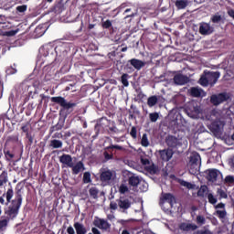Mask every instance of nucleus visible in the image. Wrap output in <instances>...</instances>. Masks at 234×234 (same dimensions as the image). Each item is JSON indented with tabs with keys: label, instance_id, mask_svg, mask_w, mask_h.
Segmentation results:
<instances>
[{
	"label": "nucleus",
	"instance_id": "obj_1",
	"mask_svg": "<svg viewBox=\"0 0 234 234\" xmlns=\"http://www.w3.org/2000/svg\"><path fill=\"white\" fill-rule=\"evenodd\" d=\"M19 186H21V183H18L16 186L15 198L14 188H12V186L3 194V197H5L6 198L5 206H7V207L5 209V214L9 220L17 218L21 206H23V187L19 188Z\"/></svg>",
	"mask_w": 234,
	"mask_h": 234
},
{
	"label": "nucleus",
	"instance_id": "obj_2",
	"mask_svg": "<svg viewBox=\"0 0 234 234\" xmlns=\"http://www.w3.org/2000/svg\"><path fill=\"white\" fill-rule=\"evenodd\" d=\"M218 78H220V72L204 70L199 79V84L202 87H208V85H210V87H214L218 81Z\"/></svg>",
	"mask_w": 234,
	"mask_h": 234
},
{
	"label": "nucleus",
	"instance_id": "obj_3",
	"mask_svg": "<svg viewBox=\"0 0 234 234\" xmlns=\"http://www.w3.org/2000/svg\"><path fill=\"white\" fill-rule=\"evenodd\" d=\"M51 101L62 107L60 112H63V111H70V109H74V107L78 105L76 102H68L67 100L61 96L52 97Z\"/></svg>",
	"mask_w": 234,
	"mask_h": 234
},
{
	"label": "nucleus",
	"instance_id": "obj_4",
	"mask_svg": "<svg viewBox=\"0 0 234 234\" xmlns=\"http://www.w3.org/2000/svg\"><path fill=\"white\" fill-rule=\"evenodd\" d=\"M229 100H231V94L228 92H221L210 96V103L215 107H218V105L225 101H229Z\"/></svg>",
	"mask_w": 234,
	"mask_h": 234
},
{
	"label": "nucleus",
	"instance_id": "obj_5",
	"mask_svg": "<svg viewBox=\"0 0 234 234\" xmlns=\"http://www.w3.org/2000/svg\"><path fill=\"white\" fill-rule=\"evenodd\" d=\"M190 171L197 173L200 169V154L194 152L190 155Z\"/></svg>",
	"mask_w": 234,
	"mask_h": 234
},
{
	"label": "nucleus",
	"instance_id": "obj_6",
	"mask_svg": "<svg viewBox=\"0 0 234 234\" xmlns=\"http://www.w3.org/2000/svg\"><path fill=\"white\" fill-rule=\"evenodd\" d=\"M198 27V32L201 36H211L215 32V27L210 23L200 22Z\"/></svg>",
	"mask_w": 234,
	"mask_h": 234
},
{
	"label": "nucleus",
	"instance_id": "obj_7",
	"mask_svg": "<svg viewBox=\"0 0 234 234\" xmlns=\"http://www.w3.org/2000/svg\"><path fill=\"white\" fill-rule=\"evenodd\" d=\"M165 144L168 149H176L182 145V143H180V139L173 135L166 136Z\"/></svg>",
	"mask_w": 234,
	"mask_h": 234
},
{
	"label": "nucleus",
	"instance_id": "obj_8",
	"mask_svg": "<svg viewBox=\"0 0 234 234\" xmlns=\"http://www.w3.org/2000/svg\"><path fill=\"white\" fill-rule=\"evenodd\" d=\"M117 204L119 206L120 211L122 213H127V209H130L131 207V200L128 198L121 197L117 199Z\"/></svg>",
	"mask_w": 234,
	"mask_h": 234
},
{
	"label": "nucleus",
	"instance_id": "obj_9",
	"mask_svg": "<svg viewBox=\"0 0 234 234\" xmlns=\"http://www.w3.org/2000/svg\"><path fill=\"white\" fill-rule=\"evenodd\" d=\"M93 225L96 228H99V229H103L104 231H107V229H111V223L103 218L94 219Z\"/></svg>",
	"mask_w": 234,
	"mask_h": 234
},
{
	"label": "nucleus",
	"instance_id": "obj_10",
	"mask_svg": "<svg viewBox=\"0 0 234 234\" xmlns=\"http://www.w3.org/2000/svg\"><path fill=\"white\" fill-rule=\"evenodd\" d=\"M173 154H175V152H173V149L170 148L159 151V155L163 162H169V160L173 158Z\"/></svg>",
	"mask_w": 234,
	"mask_h": 234
},
{
	"label": "nucleus",
	"instance_id": "obj_11",
	"mask_svg": "<svg viewBox=\"0 0 234 234\" xmlns=\"http://www.w3.org/2000/svg\"><path fill=\"white\" fill-rule=\"evenodd\" d=\"M113 175L111 170H102L100 175V180L102 184H109L112 180Z\"/></svg>",
	"mask_w": 234,
	"mask_h": 234
},
{
	"label": "nucleus",
	"instance_id": "obj_12",
	"mask_svg": "<svg viewBox=\"0 0 234 234\" xmlns=\"http://www.w3.org/2000/svg\"><path fill=\"white\" fill-rule=\"evenodd\" d=\"M59 162L62 165H66V167H72V165L74 164L72 161V155L67 154H63L59 156Z\"/></svg>",
	"mask_w": 234,
	"mask_h": 234
},
{
	"label": "nucleus",
	"instance_id": "obj_13",
	"mask_svg": "<svg viewBox=\"0 0 234 234\" xmlns=\"http://www.w3.org/2000/svg\"><path fill=\"white\" fill-rule=\"evenodd\" d=\"M189 82V78L187 76L182 74H176L174 76V83L176 85H186V83Z\"/></svg>",
	"mask_w": 234,
	"mask_h": 234
},
{
	"label": "nucleus",
	"instance_id": "obj_14",
	"mask_svg": "<svg viewBox=\"0 0 234 234\" xmlns=\"http://www.w3.org/2000/svg\"><path fill=\"white\" fill-rule=\"evenodd\" d=\"M69 168L72 169V175H80L81 171H85V165L83 164V162L79 161L76 163V165H74L73 163L72 166H70Z\"/></svg>",
	"mask_w": 234,
	"mask_h": 234
},
{
	"label": "nucleus",
	"instance_id": "obj_15",
	"mask_svg": "<svg viewBox=\"0 0 234 234\" xmlns=\"http://www.w3.org/2000/svg\"><path fill=\"white\" fill-rule=\"evenodd\" d=\"M160 202H168L171 207H173V204L176 202V198L171 193L163 194V197L160 198Z\"/></svg>",
	"mask_w": 234,
	"mask_h": 234
},
{
	"label": "nucleus",
	"instance_id": "obj_16",
	"mask_svg": "<svg viewBox=\"0 0 234 234\" xmlns=\"http://www.w3.org/2000/svg\"><path fill=\"white\" fill-rule=\"evenodd\" d=\"M128 63H130V65H132V67H133V69L136 70H141L144 69V67H145V62L138 58H132L128 61Z\"/></svg>",
	"mask_w": 234,
	"mask_h": 234
},
{
	"label": "nucleus",
	"instance_id": "obj_17",
	"mask_svg": "<svg viewBox=\"0 0 234 234\" xmlns=\"http://www.w3.org/2000/svg\"><path fill=\"white\" fill-rule=\"evenodd\" d=\"M218 175H220V172L218 170L209 169L207 170V178L208 182H217V178H218Z\"/></svg>",
	"mask_w": 234,
	"mask_h": 234
},
{
	"label": "nucleus",
	"instance_id": "obj_18",
	"mask_svg": "<svg viewBox=\"0 0 234 234\" xmlns=\"http://www.w3.org/2000/svg\"><path fill=\"white\" fill-rule=\"evenodd\" d=\"M198 229V226L192 223H181L179 226V229L182 231H195Z\"/></svg>",
	"mask_w": 234,
	"mask_h": 234
},
{
	"label": "nucleus",
	"instance_id": "obj_19",
	"mask_svg": "<svg viewBox=\"0 0 234 234\" xmlns=\"http://www.w3.org/2000/svg\"><path fill=\"white\" fill-rule=\"evenodd\" d=\"M73 228L75 229L76 234H87V228L83 223L75 222Z\"/></svg>",
	"mask_w": 234,
	"mask_h": 234
},
{
	"label": "nucleus",
	"instance_id": "obj_20",
	"mask_svg": "<svg viewBox=\"0 0 234 234\" xmlns=\"http://www.w3.org/2000/svg\"><path fill=\"white\" fill-rule=\"evenodd\" d=\"M64 10H65V4H63V1L61 0L55 3L52 8V12H54L55 14H61V12H63Z\"/></svg>",
	"mask_w": 234,
	"mask_h": 234
},
{
	"label": "nucleus",
	"instance_id": "obj_21",
	"mask_svg": "<svg viewBox=\"0 0 234 234\" xmlns=\"http://www.w3.org/2000/svg\"><path fill=\"white\" fill-rule=\"evenodd\" d=\"M141 182L142 180L140 179V177H138V176H132L128 179V184L129 186H132V187H138Z\"/></svg>",
	"mask_w": 234,
	"mask_h": 234
},
{
	"label": "nucleus",
	"instance_id": "obj_22",
	"mask_svg": "<svg viewBox=\"0 0 234 234\" xmlns=\"http://www.w3.org/2000/svg\"><path fill=\"white\" fill-rule=\"evenodd\" d=\"M145 171H147V173L150 175H158V173H160V167L154 164H152L148 166H145Z\"/></svg>",
	"mask_w": 234,
	"mask_h": 234
},
{
	"label": "nucleus",
	"instance_id": "obj_23",
	"mask_svg": "<svg viewBox=\"0 0 234 234\" xmlns=\"http://www.w3.org/2000/svg\"><path fill=\"white\" fill-rule=\"evenodd\" d=\"M138 14V10H136V8L133 7V8H126L124 10L123 15L126 16L125 18H129V17H134V16H136Z\"/></svg>",
	"mask_w": 234,
	"mask_h": 234
},
{
	"label": "nucleus",
	"instance_id": "obj_24",
	"mask_svg": "<svg viewBox=\"0 0 234 234\" xmlns=\"http://www.w3.org/2000/svg\"><path fill=\"white\" fill-rule=\"evenodd\" d=\"M45 27L39 25L37 26L35 30H34V36L35 37H41V36H44L45 35Z\"/></svg>",
	"mask_w": 234,
	"mask_h": 234
},
{
	"label": "nucleus",
	"instance_id": "obj_25",
	"mask_svg": "<svg viewBox=\"0 0 234 234\" xmlns=\"http://www.w3.org/2000/svg\"><path fill=\"white\" fill-rule=\"evenodd\" d=\"M8 183V172L3 171L0 175V189Z\"/></svg>",
	"mask_w": 234,
	"mask_h": 234
},
{
	"label": "nucleus",
	"instance_id": "obj_26",
	"mask_svg": "<svg viewBox=\"0 0 234 234\" xmlns=\"http://www.w3.org/2000/svg\"><path fill=\"white\" fill-rule=\"evenodd\" d=\"M49 146L53 149H61L63 147V142L58 139H53L50 141Z\"/></svg>",
	"mask_w": 234,
	"mask_h": 234
},
{
	"label": "nucleus",
	"instance_id": "obj_27",
	"mask_svg": "<svg viewBox=\"0 0 234 234\" xmlns=\"http://www.w3.org/2000/svg\"><path fill=\"white\" fill-rule=\"evenodd\" d=\"M158 103V97L156 95H153L148 98L147 105L148 107H154Z\"/></svg>",
	"mask_w": 234,
	"mask_h": 234
},
{
	"label": "nucleus",
	"instance_id": "obj_28",
	"mask_svg": "<svg viewBox=\"0 0 234 234\" xmlns=\"http://www.w3.org/2000/svg\"><path fill=\"white\" fill-rule=\"evenodd\" d=\"M190 94L193 96V98H200L202 96V89L198 88H191Z\"/></svg>",
	"mask_w": 234,
	"mask_h": 234
},
{
	"label": "nucleus",
	"instance_id": "obj_29",
	"mask_svg": "<svg viewBox=\"0 0 234 234\" xmlns=\"http://www.w3.org/2000/svg\"><path fill=\"white\" fill-rule=\"evenodd\" d=\"M178 10H184L187 6V1L186 0H176L175 3Z\"/></svg>",
	"mask_w": 234,
	"mask_h": 234
},
{
	"label": "nucleus",
	"instance_id": "obj_30",
	"mask_svg": "<svg viewBox=\"0 0 234 234\" xmlns=\"http://www.w3.org/2000/svg\"><path fill=\"white\" fill-rule=\"evenodd\" d=\"M207 189H208L207 186H206V185L201 186L197 191V197L204 198V197H206V195H207Z\"/></svg>",
	"mask_w": 234,
	"mask_h": 234
},
{
	"label": "nucleus",
	"instance_id": "obj_31",
	"mask_svg": "<svg viewBox=\"0 0 234 234\" xmlns=\"http://www.w3.org/2000/svg\"><path fill=\"white\" fill-rule=\"evenodd\" d=\"M90 197H93L94 199L98 198V195L100 193V190L96 188V186H92L89 190Z\"/></svg>",
	"mask_w": 234,
	"mask_h": 234
},
{
	"label": "nucleus",
	"instance_id": "obj_32",
	"mask_svg": "<svg viewBox=\"0 0 234 234\" xmlns=\"http://www.w3.org/2000/svg\"><path fill=\"white\" fill-rule=\"evenodd\" d=\"M179 184L180 186H183V187H186V189H195V185L187 181L180 180Z\"/></svg>",
	"mask_w": 234,
	"mask_h": 234
},
{
	"label": "nucleus",
	"instance_id": "obj_33",
	"mask_svg": "<svg viewBox=\"0 0 234 234\" xmlns=\"http://www.w3.org/2000/svg\"><path fill=\"white\" fill-rule=\"evenodd\" d=\"M210 131H212V133H220V124L217 122H212L210 125Z\"/></svg>",
	"mask_w": 234,
	"mask_h": 234
},
{
	"label": "nucleus",
	"instance_id": "obj_34",
	"mask_svg": "<svg viewBox=\"0 0 234 234\" xmlns=\"http://www.w3.org/2000/svg\"><path fill=\"white\" fill-rule=\"evenodd\" d=\"M141 145L143 147H149V139L147 138V133H144L141 139Z\"/></svg>",
	"mask_w": 234,
	"mask_h": 234
},
{
	"label": "nucleus",
	"instance_id": "obj_35",
	"mask_svg": "<svg viewBox=\"0 0 234 234\" xmlns=\"http://www.w3.org/2000/svg\"><path fill=\"white\" fill-rule=\"evenodd\" d=\"M210 21L213 22L214 24H218L222 21V16L218 14L213 15L210 18Z\"/></svg>",
	"mask_w": 234,
	"mask_h": 234
},
{
	"label": "nucleus",
	"instance_id": "obj_36",
	"mask_svg": "<svg viewBox=\"0 0 234 234\" xmlns=\"http://www.w3.org/2000/svg\"><path fill=\"white\" fill-rule=\"evenodd\" d=\"M83 184H90L92 182V179H90V172H85L83 174Z\"/></svg>",
	"mask_w": 234,
	"mask_h": 234
},
{
	"label": "nucleus",
	"instance_id": "obj_37",
	"mask_svg": "<svg viewBox=\"0 0 234 234\" xmlns=\"http://www.w3.org/2000/svg\"><path fill=\"white\" fill-rule=\"evenodd\" d=\"M8 228V219H0V231H5Z\"/></svg>",
	"mask_w": 234,
	"mask_h": 234
},
{
	"label": "nucleus",
	"instance_id": "obj_38",
	"mask_svg": "<svg viewBox=\"0 0 234 234\" xmlns=\"http://www.w3.org/2000/svg\"><path fill=\"white\" fill-rule=\"evenodd\" d=\"M158 118H160V114H158V112H152L149 114V119L153 123L158 122Z\"/></svg>",
	"mask_w": 234,
	"mask_h": 234
},
{
	"label": "nucleus",
	"instance_id": "obj_39",
	"mask_svg": "<svg viewBox=\"0 0 234 234\" xmlns=\"http://www.w3.org/2000/svg\"><path fill=\"white\" fill-rule=\"evenodd\" d=\"M217 193L219 197V200H221V198H228V193H226V190L222 188H218Z\"/></svg>",
	"mask_w": 234,
	"mask_h": 234
},
{
	"label": "nucleus",
	"instance_id": "obj_40",
	"mask_svg": "<svg viewBox=\"0 0 234 234\" xmlns=\"http://www.w3.org/2000/svg\"><path fill=\"white\" fill-rule=\"evenodd\" d=\"M110 149H116L117 151H123V146H121L120 144H110L106 147L107 151H110Z\"/></svg>",
	"mask_w": 234,
	"mask_h": 234
},
{
	"label": "nucleus",
	"instance_id": "obj_41",
	"mask_svg": "<svg viewBox=\"0 0 234 234\" xmlns=\"http://www.w3.org/2000/svg\"><path fill=\"white\" fill-rule=\"evenodd\" d=\"M5 73L7 76H12V75L17 73V69L14 68V67H9L5 69Z\"/></svg>",
	"mask_w": 234,
	"mask_h": 234
},
{
	"label": "nucleus",
	"instance_id": "obj_42",
	"mask_svg": "<svg viewBox=\"0 0 234 234\" xmlns=\"http://www.w3.org/2000/svg\"><path fill=\"white\" fill-rule=\"evenodd\" d=\"M207 200L209 204H212L213 206L217 204V197H215V196H213L211 193L207 194Z\"/></svg>",
	"mask_w": 234,
	"mask_h": 234
},
{
	"label": "nucleus",
	"instance_id": "obj_43",
	"mask_svg": "<svg viewBox=\"0 0 234 234\" xmlns=\"http://www.w3.org/2000/svg\"><path fill=\"white\" fill-rule=\"evenodd\" d=\"M4 154L8 162H10V160H12V158L15 156L14 154L10 152V150H4Z\"/></svg>",
	"mask_w": 234,
	"mask_h": 234
},
{
	"label": "nucleus",
	"instance_id": "obj_44",
	"mask_svg": "<svg viewBox=\"0 0 234 234\" xmlns=\"http://www.w3.org/2000/svg\"><path fill=\"white\" fill-rule=\"evenodd\" d=\"M101 27H102V28L109 29V28H111V27H112V22L109 19L106 21H102Z\"/></svg>",
	"mask_w": 234,
	"mask_h": 234
},
{
	"label": "nucleus",
	"instance_id": "obj_45",
	"mask_svg": "<svg viewBox=\"0 0 234 234\" xmlns=\"http://www.w3.org/2000/svg\"><path fill=\"white\" fill-rule=\"evenodd\" d=\"M27 8L28 6L27 5H18L16 6V12H19V14H23L27 12Z\"/></svg>",
	"mask_w": 234,
	"mask_h": 234
},
{
	"label": "nucleus",
	"instance_id": "obj_46",
	"mask_svg": "<svg viewBox=\"0 0 234 234\" xmlns=\"http://www.w3.org/2000/svg\"><path fill=\"white\" fill-rule=\"evenodd\" d=\"M127 192H129V187L123 184L121 185L119 187V193H121V195H125Z\"/></svg>",
	"mask_w": 234,
	"mask_h": 234
},
{
	"label": "nucleus",
	"instance_id": "obj_47",
	"mask_svg": "<svg viewBox=\"0 0 234 234\" xmlns=\"http://www.w3.org/2000/svg\"><path fill=\"white\" fill-rule=\"evenodd\" d=\"M216 215H218V218H226L228 212H226V210H217Z\"/></svg>",
	"mask_w": 234,
	"mask_h": 234
},
{
	"label": "nucleus",
	"instance_id": "obj_48",
	"mask_svg": "<svg viewBox=\"0 0 234 234\" xmlns=\"http://www.w3.org/2000/svg\"><path fill=\"white\" fill-rule=\"evenodd\" d=\"M109 134H118L120 133V130L116 126H112L108 130Z\"/></svg>",
	"mask_w": 234,
	"mask_h": 234
},
{
	"label": "nucleus",
	"instance_id": "obj_49",
	"mask_svg": "<svg viewBox=\"0 0 234 234\" xmlns=\"http://www.w3.org/2000/svg\"><path fill=\"white\" fill-rule=\"evenodd\" d=\"M121 81L124 87H129V80H127V74H122L121 77Z\"/></svg>",
	"mask_w": 234,
	"mask_h": 234
},
{
	"label": "nucleus",
	"instance_id": "obj_50",
	"mask_svg": "<svg viewBox=\"0 0 234 234\" xmlns=\"http://www.w3.org/2000/svg\"><path fill=\"white\" fill-rule=\"evenodd\" d=\"M225 184H229L230 186H233V184H234V176H227L225 177Z\"/></svg>",
	"mask_w": 234,
	"mask_h": 234
},
{
	"label": "nucleus",
	"instance_id": "obj_51",
	"mask_svg": "<svg viewBox=\"0 0 234 234\" xmlns=\"http://www.w3.org/2000/svg\"><path fill=\"white\" fill-rule=\"evenodd\" d=\"M103 156L106 162H109V160H112V158H114V154H109L107 151L103 153Z\"/></svg>",
	"mask_w": 234,
	"mask_h": 234
},
{
	"label": "nucleus",
	"instance_id": "obj_52",
	"mask_svg": "<svg viewBox=\"0 0 234 234\" xmlns=\"http://www.w3.org/2000/svg\"><path fill=\"white\" fill-rule=\"evenodd\" d=\"M137 134H138V130L135 128V126H133L130 132V136H132V138L133 139H136Z\"/></svg>",
	"mask_w": 234,
	"mask_h": 234
},
{
	"label": "nucleus",
	"instance_id": "obj_53",
	"mask_svg": "<svg viewBox=\"0 0 234 234\" xmlns=\"http://www.w3.org/2000/svg\"><path fill=\"white\" fill-rule=\"evenodd\" d=\"M197 224H200V226L206 224V218H204V216H197Z\"/></svg>",
	"mask_w": 234,
	"mask_h": 234
},
{
	"label": "nucleus",
	"instance_id": "obj_54",
	"mask_svg": "<svg viewBox=\"0 0 234 234\" xmlns=\"http://www.w3.org/2000/svg\"><path fill=\"white\" fill-rule=\"evenodd\" d=\"M119 206H118V201L114 202L112 201L110 203V209H112L113 211H116V209H118Z\"/></svg>",
	"mask_w": 234,
	"mask_h": 234
},
{
	"label": "nucleus",
	"instance_id": "obj_55",
	"mask_svg": "<svg viewBox=\"0 0 234 234\" xmlns=\"http://www.w3.org/2000/svg\"><path fill=\"white\" fill-rule=\"evenodd\" d=\"M51 129H52V131H61L63 129V124L58 122Z\"/></svg>",
	"mask_w": 234,
	"mask_h": 234
},
{
	"label": "nucleus",
	"instance_id": "obj_56",
	"mask_svg": "<svg viewBox=\"0 0 234 234\" xmlns=\"http://www.w3.org/2000/svg\"><path fill=\"white\" fill-rule=\"evenodd\" d=\"M16 34H17V31L10 30V31H6L5 35L7 36L8 37H10L12 36H16Z\"/></svg>",
	"mask_w": 234,
	"mask_h": 234
},
{
	"label": "nucleus",
	"instance_id": "obj_57",
	"mask_svg": "<svg viewBox=\"0 0 234 234\" xmlns=\"http://www.w3.org/2000/svg\"><path fill=\"white\" fill-rule=\"evenodd\" d=\"M76 87V83H73V84H69V86H67L65 88V90H72V92H76V90H72V88Z\"/></svg>",
	"mask_w": 234,
	"mask_h": 234
},
{
	"label": "nucleus",
	"instance_id": "obj_58",
	"mask_svg": "<svg viewBox=\"0 0 234 234\" xmlns=\"http://www.w3.org/2000/svg\"><path fill=\"white\" fill-rule=\"evenodd\" d=\"M26 136H27L30 145H32L34 144V137H32V134L27 133V134H26Z\"/></svg>",
	"mask_w": 234,
	"mask_h": 234
},
{
	"label": "nucleus",
	"instance_id": "obj_59",
	"mask_svg": "<svg viewBox=\"0 0 234 234\" xmlns=\"http://www.w3.org/2000/svg\"><path fill=\"white\" fill-rule=\"evenodd\" d=\"M67 233L68 234H76V231L74 230V228H72V226H69L67 229Z\"/></svg>",
	"mask_w": 234,
	"mask_h": 234
},
{
	"label": "nucleus",
	"instance_id": "obj_60",
	"mask_svg": "<svg viewBox=\"0 0 234 234\" xmlns=\"http://www.w3.org/2000/svg\"><path fill=\"white\" fill-rule=\"evenodd\" d=\"M141 164H143V165H149V164H151V162L147 158H144V159L142 158L141 159Z\"/></svg>",
	"mask_w": 234,
	"mask_h": 234
},
{
	"label": "nucleus",
	"instance_id": "obj_61",
	"mask_svg": "<svg viewBox=\"0 0 234 234\" xmlns=\"http://www.w3.org/2000/svg\"><path fill=\"white\" fill-rule=\"evenodd\" d=\"M133 219H120L119 220V224H121L122 226H125V224L131 222Z\"/></svg>",
	"mask_w": 234,
	"mask_h": 234
},
{
	"label": "nucleus",
	"instance_id": "obj_62",
	"mask_svg": "<svg viewBox=\"0 0 234 234\" xmlns=\"http://www.w3.org/2000/svg\"><path fill=\"white\" fill-rule=\"evenodd\" d=\"M21 130L23 131V133H26V134H28V125L25 124L21 127Z\"/></svg>",
	"mask_w": 234,
	"mask_h": 234
},
{
	"label": "nucleus",
	"instance_id": "obj_63",
	"mask_svg": "<svg viewBox=\"0 0 234 234\" xmlns=\"http://www.w3.org/2000/svg\"><path fill=\"white\" fill-rule=\"evenodd\" d=\"M228 14H229V17H232V19H234V9L229 10Z\"/></svg>",
	"mask_w": 234,
	"mask_h": 234
},
{
	"label": "nucleus",
	"instance_id": "obj_64",
	"mask_svg": "<svg viewBox=\"0 0 234 234\" xmlns=\"http://www.w3.org/2000/svg\"><path fill=\"white\" fill-rule=\"evenodd\" d=\"M91 231H92L93 234H101V232H100V230L96 228H92Z\"/></svg>",
	"mask_w": 234,
	"mask_h": 234
}]
</instances>
